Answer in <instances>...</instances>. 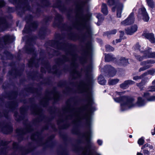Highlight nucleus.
I'll return each instance as SVG.
<instances>
[{"label":"nucleus","instance_id":"nucleus-1","mask_svg":"<svg viewBox=\"0 0 155 155\" xmlns=\"http://www.w3.org/2000/svg\"><path fill=\"white\" fill-rule=\"evenodd\" d=\"M91 65H87L84 69V72L87 81L85 82L83 81L80 82L79 87V90L80 93L84 94L87 104L85 106V108L89 112H91L95 110L94 107L92 105L94 104L92 96L91 91L90 89L91 83L92 80L91 78Z\"/></svg>","mask_w":155,"mask_h":155},{"label":"nucleus","instance_id":"nucleus-2","mask_svg":"<svg viewBox=\"0 0 155 155\" xmlns=\"http://www.w3.org/2000/svg\"><path fill=\"white\" fill-rule=\"evenodd\" d=\"M86 1H81L77 5V16L78 19L75 27L78 30L82 28L86 30L85 34L87 37H90L92 35V29L91 26L86 24L91 14L87 10L86 14H84Z\"/></svg>","mask_w":155,"mask_h":155},{"label":"nucleus","instance_id":"nucleus-3","mask_svg":"<svg viewBox=\"0 0 155 155\" xmlns=\"http://www.w3.org/2000/svg\"><path fill=\"white\" fill-rule=\"evenodd\" d=\"M114 101L120 103L121 110L123 111L128 108L135 107L136 106L141 107L144 106L147 101L140 97L137 98L136 103L134 102V99L132 97L127 96H121L119 97L113 98Z\"/></svg>","mask_w":155,"mask_h":155},{"label":"nucleus","instance_id":"nucleus-4","mask_svg":"<svg viewBox=\"0 0 155 155\" xmlns=\"http://www.w3.org/2000/svg\"><path fill=\"white\" fill-rule=\"evenodd\" d=\"M70 100L67 102V107L65 111L68 113V115L66 117L67 119L72 120L74 119V121L76 122L77 121H80L83 119H85L86 122L87 127H89L90 125L89 117L87 114L82 117H80L77 108L74 106H71L69 103Z\"/></svg>","mask_w":155,"mask_h":155},{"label":"nucleus","instance_id":"nucleus-5","mask_svg":"<svg viewBox=\"0 0 155 155\" xmlns=\"http://www.w3.org/2000/svg\"><path fill=\"white\" fill-rule=\"evenodd\" d=\"M76 55L74 54L71 56V59H69L67 57L64 56L62 60L63 62L70 61L71 62V66L74 67V70L71 73V75L74 79L78 78L81 76V73L77 70L76 64Z\"/></svg>","mask_w":155,"mask_h":155},{"label":"nucleus","instance_id":"nucleus-6","mask_svg":"<svg viewBox=\"0 0 155 155\" xmlns=\"http://www.w3.org/2000/svg\"><path fill=\"white\" fill-rule=\"evenodd\" d=\"M90 134V131H87L84 134V136L85 137L86 145L83 149V155H93L90 150V146L91 145H92L93 143L89 139V137Z\"/></svg>","mask_w":155,"mask_h":155},{"label":"nucleus","instance_id":"nucleus-7","mask_svg":"<svg viewBox=\"0 0 155 155\" xmlns=\"http://www.w3.org/2000/svg\"><path fill=\"white\" fill-rule=\"evenodd\" d=\"M143 152L145 155H153L155 154V149L151 145L146 143L141 148Z\"/></svg>","mask_w":155,"mask_h":155},{"label":"nucleus","instance_id":"nucleus-8","mask_svg":"<svg viewBox=\"0 0 155 155\" xmlns=\"http://www.w3.org/2000/svg\"><path fill=\"white\" fill-rule=\"evenodd\" d=\"M134 13L132 12L126 19L121 22V24L124 26L130 25L134 23Z\"/></svg>","mask_w":155,"mask_h":155},{"label":"nucleus","instance_id":"nucleus-9","mask_svg":"<svg viewBox=\"0 0 155 155\" xmlns=\"http://www.w3.org/2000/svg\"><path fill=\"white\" fill-rule=\"evenodd\" d=\"M140 15L142 16L143 19L144 21L146 22L148 21L149 19V17L146 12L145 8L143 7L141 8L139 10L138 17L140 16Z\"/></svg>","mask_w":155,"mask_h":155},{"label":"nucleus","instance_id":"nucleus-10","mask_svg":"<svg viewBox=\"0 0 155 155\" xmlns=\"http://www.w3.org/2000/svg\"><path fill=\"white\" fill-rule=\"evenodd\" d=\"M104 68L108 72V75L110 77H112L115 75L116 73V71L111 65H107L105 66Z\"/></svg>","mask_w":155,"mask_h":155},{"label":"nucleus","instance_id":"nucleus-11","mask_svg":"<svg viewBox=\"0 0 155 155\" xmlns=\"http://www.w3.org/2000/svg\"><path fill=\"white\" fill-rule=\"evenodd\" d=\"M135 82L131 80H127L125 81L123 83L120 85V87L123 89H126L128 88L130 85L134 84Z\"/></svg>","mask_w":155,"mask_h":155},{"label":"nucleus","instance_id":"nucleus-12","mask_svg":"<svg viewBox=\"0 0 155 155\" xmlns=\"http://www.w3.org/2000/svg\"><path fill=\"white\" fill-rule=\"evenodd\" d=\"M137 27L136 25L132 26L130 28L125 29V33L127 35H132L137 30Z\"/></svg>","mask_w":155,"mask_h":155},{"label":"nucleus","instance_id":"nucleus-13","mask_svg":"<svg viewBox=\"0 0 155 155\" xmlns=\"http://www.w3.org/2000/svg\"><path fill=\"white\" fill-rule=\"evenodd\" d=\"M117 7V16L118 18L121 17V14L123 8V5L122 3H119L116 5Z\"/></svg>","mask_w":155,"mask_h":155},{"label":"nucleus","instance_id":"nucleus-14","mask_svg":"<svg viewBox=\"0 0 155 155\" xmlns=\"http://www.w3.org/2000/svg\"><path fill=\"white\" fill-rule=\"evenodd\" d=\"M92 51V47L90 44H87L84 50V53L85 55L88 56L90 55Z\"/></svg>","mask_w":155,"mask_h":155},{"label":"nucleus","instance_id":"nucleus-15","mask_svg":"<svg viewBox=\"0 0 155 155\" xmlns=\"http://www.w3.org/2000/svg\"><path fill=\"white\" fill-rule=\"evenodd\" d=\"M143 97L145 98L147 101H153L155 100V96H150V94L147 92L144 93Z\"/></svg>","mask_w":155,"mask_h":155},{"label":"nucleus","instance_id":"nucleus-16","mask_svg":"<svg viewBox=\"0 0 155 155\" xmlns=\"http://www.w3.org/2000/svg\"><path fill=\"white\" fill-rule=\"evenodd\" d=\"M155 63V61L153 60H148L146 61H143L140 63V65L146 66L147 65L150 66V68L151 67V65L150 64H153Z\"/></svg>","mask_w":155,"mask_h":155},{"label":"nucleus","instance_id":"nucleus-17","mask_svg":"<svg viewBox=\"0 0 155 155\" xmlns=\"http://www.w3.org/2000/svg\"><path fill=\"white\" fill-rule=\"evenodd\" d=\"M145 37L149 39L152 43L155 42V38L154 35L153 33H147L145 35Z\"/></svg>","mask_w":155,"mask_h":155},{"label":"nucleus","instance_id":"nucleus-18","mask_svg":"<svg viewBox=\"0 0 155 155\" xmlns=\"http://www.w3.org/2000/svg\"><path fill=\"white\" fill-rule=\"evenodd\" d=\"M101 11L105 15H107L108 13L107 8L106 4L103 3L101 5Z\"/></svg>","mask_w":155,"mask_h":155},{"label":"nucleus","instance_id":"nucleus-19","mask_svg":"<svg viewBox=\"0 0 155 155\" xmlns=\"http://www.w3.org/2000/svg\"><path fill=\"white\" fill-rule=\"evenodd\" d=\"M151 49V48H148L147 50H144L143 52H142L145 56V58H149L150 57H149V56H150L151 52L150 51V50Z\"/></svg>","mask_w":155,"mask_h":155},{"label":"nucleus","instance_id":"nucleus-20","mask_svg":"<svg viewBox=\"0 0 155 155\" xmlns=\"http://www.w3.org/2000/svg\"><path fill=\"white\" fill-rule=\"evenodd\" d=\"M98 83L99 84L104 85L105 84L106 81L104 78V77L101 75H100L98 78Z\"/></svg>","mask_w":155,"mask_h":155},{"label":"nucleus","instance_id":"nucleus-21","mask_svg":"<svg viewBox=\"0 0 155 155\" xmlns=\"http://www.w3.org/2000/svg\"><path fill=\"white\" fill-rule=\"evenodd\" d=\"M114 58L113 56L109 54H105V61L107 62H109L114 60Z\"/></svg>","mask_w":155,"mask_h":155},{"label":"nucleus","instance_id":"nucleus-22","mask_svg":"<svg viewBox=\"0 0 155 155\" xmlns=\"http://www.w3.org/2000/svg\"><path fill=\"white\" fill-rule=\"evenodd\" d=\"M117 31L116 29H114L113 30L104 32L103 34L104 36H107L108 37H110L111 35L115 34L117 32Z\"/></svg>","mask_w":155,"mask_h":155},{"label":"nucleus","instance_id":"nucleus-23","mask_svg":"<svg viewBox=\"0 0 155 155\" xmlns=\"http://www.w3.org/2000/svg\"><path fill=\"white\" fill-rule=\"evenodd\" d=\"M146 82V81L145 80L143 79L139 83H137L136 84L137 87H139L140 89V90H142L143 89V87H142V86L145 84Z\"/></svg>","mask_w":155,"mask_h":155},{"label":"nucleus","instance_id":"nucleus-24","mask_svg":"<svg viewBox=\"0 0 155 155\" xmlns=\"http://www.w3.org/2000/svg\"><path fill=\"white\" fill-rule=\"evenodd\" d=\"M119 81L118 79H110L108 81V84L109 85H114L117 83Z\"/></svg>","mask_w":155,"mask_h":155},{"label":"nucleus","instance_id":"nucleus-25","mask_svg":"<svg viewBox=\"0 0 155 155\" xmlns=\"http://www.w3.org/2000/svg\"><path fill=\"white\" fill-rule=\"evenodd\" d=\"M120 63L123 65H126L128 63L127 59H126L124 57H121L120 59Z\"/></svg>","mask_w":155,"mask_h":155},{"label":"nucleus","instance_id":"nucleus-26","mask_svg":"<svg viewBox=\"0 0 155 155\" xmlns=\"http://www.w3.org/2000/svg\"><path fill=\"white\" fill-rule=\"evenodd\" d=\"M140 45L138 43H137L134 46V48L135 50H138L140 51V52H143V48H140Z\"/></svg>","mask_w":155,"mask_h":155},{"label":"nucleus","instance_id":"nucleus-27","mask_svg":"<svg viewBox=\"0 0 155 155\" xmlns=\"http://www.w3.org/2000/svg\"><path fill=\"white\" fill-rule=\"evenodd\" d=\"M148 6L151 8H153L154 6V2L153 0H146Z\"/></svg>","mask_w":155,"mask_h":155},{"label":"nucleus","instance_id":"nucleus-28","mask_svg":"<svg viewBox=\"0 0 155 155\" xmlns=\"http://www.w3.org/2000/svg\"><path fill=\"white\" fill-rule=\"evenodd\" d=\"M135 56L136 59L139 61H141L143 60L146 59L144 55L142 56H141L138 55H135Z\"/></svg>","mask_w":155,"mask_h":155},{"label":"nucleus","instance_id":"nucleus-29","mask_svg":"<svg viewBox=\"0 0 155 155\" xmlns=\"http://www.w3.org/2000/svg\"><path fill=\"white\" fill-rule=\"evenodd\" d=\"M96 17L98 18V21L99 22L103 21L104 19V17L100 13H98L96 16Z\"/></svg>","mask_w":155,"mask_h":155},{"label":"nucleus","instance_id":"nucleus-30","mask_svg":"<svg viewBox=\"0 0 155 155\" xmlns=\"http://www.w3.org/2000/svg\"><path fill=\"white\" fill-rule=\"evenodd\" d=\"M106 49L107 51H113L114 50V48L109 45H107L105 46Z\"/></svg>","mask_w":155,"mask_h":155},{"label":"nucleus","instance_id":"nucleus-31","mask_svg":"<svg viewBox=\"0 0 155 155\" xmlns=\"http://www.w3.org/2000/svg\"><path fill=\"white\" fill-rule=\"evenodd\" d=\"M144 140L143 137H142L140 138L137 142L138 143L139 145H142L144 143Z\"/></svg>","mask_w":155,"mask_h":155},{"label":"nucleus","instance_id":"nucleus-32","mask_svg":"<svg viewBox=\"0 0 155 155\" xmlns=\"http://www.w3.org/2000/svg\"><path fill=\"white\" fill-rule=\"evenodd\" d=\"M107 3L109 6H112L115 5L116 4L114 0H108Z\"/></svg>","mask_w":155,"mask_h":155},{"label":"nucleus","instance_id":"nucleus-33","mask_svg":"<svg viewBox=\"0 0 155 155\" xmlns=\"http://www.w3.org/2000/svg\"><path fill=\"white\" fill-rule=\"evenodd\" d=\"M148 74H150L151 75H153L155 73V69L152 68L148 71H147Z\"/></svg>","mask_w":155,"mask_h":155},{"label":"nucleus","instance_id":"nucleus-34","mask_svg":"<svg viewBox=\"0 0 155 155\" xmlns=\"http://www.w3.org/2000/svg\"><path fill=\"white\" fill-rule=\"evenodd\" d=\"M150 68V66L147 65L146 66H143L141 68H140L139 69V71L140 72L142 71H144L149 68Z\"/></svg>","mask_w":155,"mask_h":155},{"label":"nucleus","instance_id":"nucleus-35","mask_svg":"<svg viewBox=\"0 0 155 155\" xmlns=\"http://www.w3.org/2000/svg\"><path fill=\"white\" fill-rule=\"evenodd\" d=\"M148 91L153 92L155 91V85L152 86L148 88Z\"/></svg>","mask_w":155,"mask_h":155},{"label":"nucleus","instance_id":"nucleus-36","mask_svg":"<svg viewBox=\"0 0 155 155\" xmlns=\"http://www.w3.org/2000/svg\"><path fill=\"white\" fill-rule=\"evenodd\" d=\"M69 38L71 40H75V38L74 34L73 33L71 34Z\"/></svg>","mask_w":155,"mask_h":155},{"label":"nucleus","instance_id":"nucleus-37","mask_svg":"<svg viewBox=\"0 0 155 155\" xmlns=\"http://www.w3.org/2000/svg\"><path fill=\"white\" fill-rule=\"evenodd\" d=\"M59 95L58 93H56L55 95L54 96V99L56 101L58 100L59 99Z\"/></svg>","mask_w":155,"mask_h":155},{"label":"nucleus","instance_id":"nucleus-38","mask_svg":"<svg viewBox=\"0 0 155 155\" xmlns=\"http://www.w3.org/2000/svg\"><path fill=\"white\" fill-rule=\"evenodd\" d=\"M141 79V78L140 76H136L133 77V79L134 80L137 81L138 80H140Z\"/></svg>","mask_w":155,"mask_h":155},{"label":"nucleus","instance_id":"nucleus-39","mask_svg":"<svg viewBox=\"0 0 155 155\" xmlns=\"http://www.w3.org/2000/svg\"><path fill=\"white\" fill-rule=\"evenodd\" d=\"M5 5V2L3 0H0V7L4 6Z\"/></svg>","mask_w":155,"mask_h":155},{"label":"nucleus","instance_id":"nucleus-40","mask_svg":"<svg viewBox=\"0 0 155 155\" xmlns=\"http://www.w3.org/2000/svg\"><path fill=\"white\" fill-rule=\"evenodd\" d=\"M120 38L122 39V38L124 35V32L123 31H120Z\"/></svg>","mask_w":155,"mask_h":155},{"label":"nucleus","instance_id":"nucleus-41","mask_svg":"<svg viewBox=\"0 0 155 155\" xmlns=\"http://www.w3.org/2000/svg\"><path fill=\"white\" fill-rule=\"evenodd\" d=\"M149 57H150V58H155V52H151V55Z\"/></svg>","mask_w":155,"mask_h":155},{"label":"nucleus","instance_id":"nucleus-42","mask_svg":"<svg viewBox=\"0 0 155 155\" xmlns=\"http://www.w3.org/2000/svg\"><path fill=\"white\" fill-rule=\"evenodd\" d=\"M148 75V73H147V72L144 73L143 74L140 76L142 78H143L144 77H145Z\"/></svg>","mask_w":155,"mask_h":155},{"label":"nucleus","instance_id":"nucleus-43","mask_svg":"<svg viewBox=\"0 0 155 155\" xmlns=\"http://www.w3.org/2000/svg\"><path fill=\"white\" fill-rule=\"evenodd\" d=\"M119 3H116L115 6L114 7L112 8V12H114L116 8H117V7L116 6V5L117 4H118Z\"/></svg>","mask_w":155,"mask_h":155},{"label":"nucleus","instance_id":"nucleus-44","mask_svg":"<svg viewBox=\"0 0 155 155\" xmlns=\"http://www.w3.org/2000/svg\"><path fill=\"white\" fill-rule=\"evenodd\" d=\"M97 143L99 145H101L102 144V141L100 140H97Z\"/></svg>","mask_w":155,"mask_h":155},{"label":"nucleus","instance_id":"nucleus-45","mask_svg":"<svg viewBox=\"0 0 155 155\" xmlns=\"http://www.w3.org/2000/svg\"><path fill=\"white\" fill-rule=\"evenodd\" d=\"M122 38H120L119 39H117L116 40V43H117L118 42H121V40H122Z\"/></svg>","mask_w":155,"mask_h":155},{"label":"nucleus","instance_id":"nucleus-46","mask_svg":"<svg viewBox=\"0 0 155 155\" xmlns=\"http://www.w3.org/2000/svg\"><path fill=\"white\" fill-rule=\"evenodd\" d=\"M5 37H6L5 40L6 41L8 42L10 39L9 36L8 35H6Z\"/></svg>","mask_w":155,"mask_h":155},{"label":"nucleus","instance_id":"nucleus-47","mask_svg":"<svg viewBox=\"0 0 155 155\" xmlns=\"http://www.w3.org/2000/svg\"><path fill=\"white\" fill-rule=\"evenodd\" d=\"M137 155H143V154L141 153L137 152Z\"/></svg>","mask_w":155,"mask_h":155},{"label":"nucleus","instance_id":"nucleus-48","mask_svg":"<svg viewBox=\"0 0 155 155\" xmlns=\"http://www.w3.org/2000/svg\"><path fill=\"white\" fill-rule=\"evenodd\" d=\"M58 17L60 18L61 19L62 17L60 15H58Z\"/></svg>","mask_w":155,"mask_h":155},{"label":"nucleus","instance_id":"nucleus-49","mask_svg":"<svg viewBox=\"0 0 155 155\" xmlns=\"http://www.w3.org/2000/svg\"><path fill=\"white\" fill-rule=\"evenodd\" d=\"M151 134H152V135H154L155 134V132H154H154H151Z\"/></svg>","mask_w":155,"mask_h":155},{"label":"nucleus","instance_id":"nucleus-50","mask_svg":"<svg viewBox=\"0 0 155 155\" xmlns=\"http://www.w3.org/2000/svg\"><path fill=\"white\" fill-rule=\"evenodd\" d=\"M152 83L153 84H155V80H154L152 82Z\"/></svg>","mask_w":155,"mask_h":155},{"label":"nucleus","instance_id":"nucleus-51","mask_svg":"<svg viewBox=\"0 0 155 155\" xmlns=\"http://www.w3.org/2000/svg\"><path fill=\"white\" fill-rule=\"evenodd\" d=\"M116 93L117 94H118V95H120V92H116Z\"/></svg>","mask_w":155,"mask_h":155},{"label":"nucleus","instance_id":"nucleus-52","mask_svg":"<svg viewBox=\"0 0 155 155\" xmlns=\"http://www.w3.org/2000/svg\"><path fill=\"white\" fill-rule=\"evenodd\" d=\"M50 142H51V141L50 140V137H49V148L50 147Z\"/></svg>","mask_w":155,"mask_h":155},{"label":"nucleus","instance_id":"nucleus-53","mask_svg":"<svg viewBox=\"0 0 155 155\" xmlns=\"http://www.w3.org/2000/svg\"><path fill=\"white\" fill-rule=\"evenodd\" d=\"M129 137L130 138H131L132 137V135H129Z\"/></svg>","mask_w":155,"mask_h":155},{"label":"nucleus","instance_id":"nucleus-54","mask_svg":"<svg viewBox=\"0 0 155 155\" xmlns=\"http://www.w3.org/2000/svg\"><path fill=\"white\" fill-rule=\"evenodd\" d=\"M26 28V27H25V28H24V29L23 30V32H24V31L25 30Z\"/></svg>","mask_w":155,"mask_h":155},{"label":"nucleus","instance_id":"nucleus-55","mask_svg":"<svg viewBox=\"0 0 155 155\" xmlns=\"http://www.w3.org/2000/svg\"><path fill=\"white\" fill-rule=\"evenodd\" d=\"M49 100H50V92H49Z\"/></svg>","mask_w":155,"mask_h":155},{"label":"nucleus","instance_id":"nucleus-56","mask_svg":"<svg viewBox=\"0 0 155 155\" xmlns=\"http://www.w3.org/2000/svg\"><path fill=\"white\" fill-rule=\"evenodd\" d=\"M96 155H100V154H98V153H97Z\"/></svg>","mask_w":155,"mask_h":155},{"label":"nucleus","instance_id":"nucleus-57","mask_svg":"<svg viewBox=\"0 0 155 155\" xmlns=\"http://www.w3.org/2000/svg\"><path fill=\"white\" fill-rule=\"evenodd\" d=\"M150 141V140H149V139H148V140H147V141Z\"/></svg>","mask_w":155,"mask_h":155},{"label":"nucleus","instance_id":"nucleus-58","mask_svg":"<svg viewBox=\"0 0 155 155\" xmlns=\"http://www.w3.org/2000/svg\"><path fill=\"white\" fill-rule=\"evenodd\" d=\"M113 43L114 44V41H113Z\"/></svg>","mask_w":155,"mask_h":155},{"label":"nucleus","instance_id":"nucleus-59","mask_svg":"<svg viewBox=\"0 0 155 155\" xmlns=\"http://www.w3.org/2000/svg\"><path fill=\"white\" fill-rule=\"evenodd\" d=\"M154 131L155 132V127L154 128Z\"/></svg>","mask_w":155,"mask_h":155},{"label":"nucleus","instance_id":"nucleus-60","mask_svg":"<svg viewBox=\"0 0 155 155\" xmlns=\"http://www.w3.org/2000/svg\"><path fill=\"white\" fill-rule=\"evenodd\" d=\"M49 72H50V67H49Z\"/></svg>","mask_w":155,"mask_h":155},{"label":"nucleus","instance_id":"nucleus-61","mask_svg":"<svg viewBox=\"0 0 155 155\" xmlns=\"http://www.w3.org/2000/svg\"><path fill=\"white\" fill-rule=\"evenodd\" d=\"M86 1H87V0H86Z\"/></svg>","mask_w":155,"mask_h":155}]
</instances>
